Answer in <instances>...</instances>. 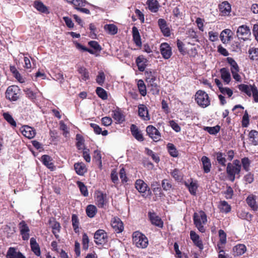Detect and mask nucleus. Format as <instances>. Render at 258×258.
I'll list each match as a JSON object with an SVG mask.
<instances>
[{
  "mask_svg": "<svg viewBox=\"0 0 258 258\" xmlns=\"http://www.w3.org/2000/svg\"><path fill=\"white\" fill-rule=\"evenodd\" d=\"M19 94L20 89L15 85L9 87L6 92L7 98L12 101H16L19 97Z\"/></svg>",
  "mask_w": 258,
  "mask_h": 258,
  "instance_id": "obj_8",
  "label": "nucleus"
},
{
  "mask_svg": "<svg viewBox=\"0 0 258 258\" xmlns=\"http://www.w3.org/2000/svg\"><path fill=\"white\" fill-rule=\"evenodd\" d=\"M91 127L93 129L94 132L97 135L102 134L103 136H105L108 134V131L107 130L102 131L101 128L97 124L95 123H91Z\"/></svg>",
  "mask_w": 258,
  "mask_h": 258,
  "instance_id": "obj_40",
  "label": "nucleus"
},
{
  "mask_svg": "<svg viewBox=\"0 0 258 258\" xmlns=\"http://www.w3.org/2000/svg\"><path fill=\"white\" fill-rule=\"evenodd\" d=\"M104 29L106 32L110 35H115L118 31L117 27L113 24L105 25L104 26Z\"/></svg>",
  "mask_w": 258,
  "mask_h": 258,
  "instance_id": "obj_37",
  "label": "nucleus"
},
{
  "mask_svg": "<svg viewBox=\"0 0 258 258\" xmlns=\"http://www.w3.org/2000/svg\"><path fill=\"white\" fill-rule=\"evenodd\" d=\"M194 222L196 227L201 232H204L205 229L204 225L207 222V215L203 211H200L194 214Z\"/></svg>",
  "mask_w": 258,
  "mask_h": 258,
  "instance_id": "obj_3",
  "label": "nucleus"
},
{
  "mask_svg": "<svg viewBox=\"0 0 258 258\" xmlns=\"http://www.w3.org/2000/svg\"><path fill=\"white\" fill-rule=\"evenodd\" d=\"M4 118L12 126H16V122L13 119L12 116L8 112L3 113Z\"/></svg>",
  "mask_w": 258,
  "mask_h": 258,
  "instance_id": "obj_49",
  "label": "nucleus"
},
{
  "mask_svg": "<svg viewBox=\"0 0 258 258\" xmlns=\"http://www.w3.org/2000/svg\"><path fill=\"white\" fill-rule=\"evenodd\" d=\"M219 207L221 211L224 213H228L231 210L230 206L225 201H221Z\"/></svg>",
  "mask_w": 258,
  "mask_h": 258,
  "instance_id": "obj_44",
  "label": "nucleus"
},
{
  "mask_svg": "<svg viewBox=\"0 0 258 258\" xmlns=\"http://www.w3.org/2000/svg\"><path fill=\"white\" fill-rule=\"evenodd\" d=\"M19 253L20 251H17L16 248L10 247L7 252V258H16Z\"/></svg>",
  "mask_w": 258,
  "mask_h": 258,
  "instance_id": "obj_48",
  "label": "nucleus"
},
{
  "mask_svg": "<svg viewBox=\"0 0 258 258\" xmlns=\"http://www.w3.org/2000/svg\"><path fill=\"white\" fill-rule=\"evenodd\" d=\"M248 140L252 145H258V132L255 130L251 131L248 134Z\"/></svg>",
  "mask_w": 258,
  "mask_h": 258,
  "instance_id": "obj_32",
  "label": "nucleus"
},
{
  "mask_svg": "<svg viewBox=\"0 0 258 258\" xmlns=\"http://www.w3.org/2000/svg\"><path fill=\"white\" fill-rule=\"evenodd\" d=\"M241 163L243 169L246 171H249L250 164L249 159L247 157L242 158L241 160Z\"/></svg>",
  "mask_w": 258,
  "mask_h": 258,
  "instance_id": "obj_56",
  "label": "nucleus"
},
{
  "mask_svg": "<svg viewBox=\"0 0 258 258\" xmlns=\"http://www.w3.org/2000/svg\"><path fill=\"white\" fill-rule=\"evenodd\" d=\"M60 226L58 222L56 221H54L53 222V224L52 225V228L53 230L52 232L55 235V237L57 239L59 238L58 233H59L60 231Z\"/></svg>",
  "mask_w": 258,
  "mask_h": 258,
  "instance_id": "obj_47",
  "label": "nucleus"
},
{
  "mask_svg": "<svg viewBox=\"0 0 258 258\" xmlns=\"http://www.w3.org/2000/svg\"><path fill=\"white\" fill-rule=\"evenodd\" d=\"M77 185L79 186L82 194L85 197H87L88 196V192L87 188L85 184L81 181H78Z\"/></svg>",
  "mask_w": 258,
  "mask_h": 258,
  "instance_id": "obj_52",
  "label": "nucleus"
},
{
  "mask_svg": "<svg viewBox=\"0 0 258 258\" xmlns=\"http://www.w3.org/2000/svg\"><path fill=\"white\" fill-rule=\"evenodd\" d=\"M111 225L117 233L121 232L124 229L123 224L121 220L117 217H113L111 220Z\"/></svg>",
  "mask_w": 258,
  "mask_h": 258,
  "instance_id": "obj_14",
  "label": "nucleus"
},
{
  "mask_svg": "<svg viewBox=\"0 0 258 258\" xmlns=\"http://www.w3.org/2000/svg\"><path fill=\"white\" fill-rule=\"evenodd\" d=\"M162 186L164 190H169L171 188L172 185L169 180L165 179L162 181Z\"/></svg>",
  "mask_w": 258,
  "mask_h": 258,
  "instance_id": "obj_57",
  "label": "nucleus"
},
{
  "mask_svg": "<svg viewBox=\"0 0 258 258\" xmlns=\"http://www.w3.org/2000/svg\"><path fill=\"white\" fill-rule=\"evenodd\" d=\"M147 59L142 55H140L137 58L136 63L140 71L143 72L145 71L147 66Z\"/></svg>",
  "mask_w": 258,
  "mask_h": 258,
  "instance_id": "obj_25",
  "label": "nucleus"
},
{
  "mask_svg": "<svg viewBox=\"0 0 258 258\" xmlns=\"http://www.w3.org/2000/svg\"><path fill=\"white\" fill-rule=\"evenodd\" d=\"M238 89L249 97L252 95L254 101L258 102V90L255 86L241 84L238 86Z\"/></svg>",
  "mask_w": 258,
  "mask_h": 258,
  "instance_id": "obj_6",
  "label": "nucleus"
},
{
  "mask_svg": "<svg viewBox=\"0 0 258 258\" xmlns=\"http://www.w3.org/2000/svg\"><path fill=\"white\" fill-rule=\"evenodd\" d=\"M221 93L223 95H227L229 97H230L233 95L232 90L227 87H222L220 88V90Z\"/></svg>",
  "mask_w": 258,
  "mask_h": 258,
  "instance_id": "obj_58",
  "label": "nucleus"
},
{
  "mask_svg": "<svg viewBox=\"0 0 258 258\" xmlns=\"http://www.w3.org/2000/svg\"><path fill=\"white\" fill-rule=\"evenodd\" d=\"M30 244L32 251L37 256H40L41 254L40 247L34 238L32 237L30 239Z\"/></svg>",
  "mask_w": 258,
  "mask_h": 258,
  "instance_id": "obj_29",
  "label": "nucleus"
},
{
  "mask_svg": "<svg viewBox=\"0 0 258 258\" xmlns=\"http://www.w3.org/2000/svg\"><path fill=\"white\" fill-rule=\"evenodd\" d=\"M233 33L231 30L226 29L223 30L220 34V39L223 43H227L231 41Z\"/></svg>",
  "mask_w": 258,
  "mask_h": 258,
  "instance_id": "obj_16",
  "label": "nucleus"
},
{
  "mask_svg": "<svg viewBox=\"0 0 258 258\" xmlns=\"http://www.w3.org/2000/svg\"><path fill=\"white\" fill-rule=\"evenodd\" d=\"M138 113L139 116L145 120H149L150 117L146 106L144 104H140L138 106Z\"/></svg>",
  "mask_w": 258,
  "mask_h": 258,
  "instance_id": "obj_20",
  "label": "nucleus"
},
{
  "mask_svg": "<svg viewBox=\"0 0 258 258\" xmlns=\"http://www.w3.org/2000/svg\"><path fill=\"white\" fill-rule=\"evenodd\" d=\"M96 94L99 97L103 100L107 98V95L106 91L101 87H97L96 90Z\"/></svg>",
  "mask_w": 258,
  "mask_h": 258,
  "instance_id": "obj_50",
  "label": "nucleus"
},
{
  "mask_svg": "<svg viewBox=\"0 0 258 258\" xmlns=\"http://www.w3.org/2000/svg\"><path fill=\"white\" fill-rule=\"evenodd\" d=\"M59 125H60V126H59L60 130H62L63 132V136H64L65 137H67V135L69 134V131H68V127H67V125L63 122V121L61 120L59 122Z\"/></svg>",
  "mask_w": 258,
  "mask_h": 258,
  "instance_id": "obj_62",
  "label": "nucleus"
},
{
  "mask_svg": "<svg viewBox=\"0 0 258 258\" xmlns=\"http://www.w3.org/2000/svg\"><path fill=\"white\" fill-rule=\"evenodd\" d=\"M241 168V165L239 160H235L232 163H229L226 168V172L229 179L233 182L236 175L239 174Z\"/></svg>",
  "mask_w": 258,
  "mask_h": 258,
  "instance_id": "obj_2",
  "label": "nucleus"
},
{
  "mask_svg": "<svg viewBox=\"0 0 258 258\" xmlns=\"http://www.w3.org/2000/svg\"><path fill=\"white\" fill-rule=\"evenodd\" d=\"M246 250V246L243 244H237L233 247V252L236 256L242 255L245 252Z\"/></svg>",
  "mask_w": 258,
  "mask_h": 258,
  "instance_id": "obj_33",
  "label": "nucleus"
},
{
  "mask_svg": "<svg viewBox=\"0 0 258 258\" xmlns=\"http://www.w3.org/2000/svg\"><path fill=\"white\" fill-rule=\"evenodd\" d=\"M204 130L211 135H215L220 131V126L216 125L213 127H205Z\"/></svg>",
  "mask_w": 258,
  "mask_h": 258,
  "instance_id": "obj_54",
  "label": "nucleus"
},
{
  "mask_svg": "<svg viewBox=\"0 0 258 258\" xmlns=\"http://www.w3.org/2000/svg\"><path fill=\"white\" fill-rule=\"evenodd\" d=\"M133 241L137 247L141 248H145L148 245L147 237L139 231H136L133 233Z\"/></svg>",
  "mask_w": 258,
  "mask_h": 258,
  "instance_id": "obj_4",
  "label": "nucleus"
},
{
  "mask_svg": "<svg viewBox=\"0 0 258 258\" xmlns=\"http://www.w3.org/2000/svg\"><path fill=\"white\" fill-rule=\"evenodd\" d=\"M20 234L23 240H27L30 237V229L27 224L24 221H22L19 224Z\"/></svg>",
  "mask_w": 258,
  "mask_h": 258,
  "instance_id": "obj_12",
  "label": "nucleus"
},
{
  "mask_svg": "<svg viewBox=\"0 0 258 258\" xmlns=\"http://www.w3.org/2000/svg\"><path fill=\"white\" fill-rule=\"evenodd\" d=\"M131 131L132 135L139 141H143L144 140V137L138 129V127L135 125L132 124L131 126Z\"/></svg>",
  "mask_w": 258,
  "mask_h": 258,
  "instance_id": "obj_24",
  "label": "nucleus"
},
{
  "mask_svg": "<svg viewBox=\"0 0 258 258\" xmlns=\"http://www.w3.org/2000/svg\"><path fill=\"white\" fill-rule=\"evenodd\" d=\"M95 200L99 208H104L106 205V196L101 192L97 194Z\"/></svg>",
  "mask_w": 258,
  "mask_h": 258,
  "instance_id": "obj_23",
  "label": "nucleus"
},
{
  "mask_svg": "<svg viewBox=\"0 0 258 258\" xmlns=\"http://www.w3.org/2000/svg\"><path fill=\"white\" fill-rule=\"evenodd\" d=\"M249 54L251 59H258V48H252L249 50Z\"/></svg>",
  "mask_w": 258,
  "mask_h": 258,
  "instance_id": "obj_55",
  "label": "nucleus"
},
{
  "mask_svg": "<svg viewBox=\"0 0 258 258\" xmlns=\"http://www.w3.org/2000/svg\"><path fill=\"white\" fill-rule=\"evenodd\" d=\"M215 156L218 162L222 166H225L226 159L225 158L226 155L224 153L222 152H217L215 153Z\"/></svg>",
  "mask_w": 258,
  "mask_h": 258,
  "instance_id": "obj_39",
  "label": "nucleus"
},
{
  "mask_svg": "<svg viewBox=\"0 0 258 258\" xmlns=\"http://www.w3.org/2000/svg\"><path fill=\"white\" fill-rule=\"evenodd\" d=\"M158 24L163 35L165 36H169L170 35V32L169 28L167 27L166 21L163 19H159Z\"/></svg>",
  "mask_w": 258,
  "mask_h": 258,
  "instance_id": "obj_18",
  "label": "nucleus"
},
{
  "mask_svg": "<svg viewBox=\"0 0 258 258\" xmlns=\"http://www.w3.org/2000/svg\"><path fill=\"white\" fill-rule=\"evenodd\" d=\"M219 234L220 237V241L222 244H225L226 242V234L223 230L219 231Z\"/></svg>",
  "mask_w": 258,
  "mask_h": 258,
  "instance_id": "obj_63",
  "label": "nucleus"
},
{
  "mask_svg": "<svg viewBox=\"0 0 258 258\" xmlns=\"http://www.w3.org/2000/svg\"><path fill=\"white\" fill-rule=\"evenodd\" d=\"M132 33H133V40H134L135 44L138 46H141L142 41H141V36H140L139 30L136 27L134 26L133 27Z\"/></svg>",
  "mask_w": 258,
  "mask_h": 258,
  "instance_id": "obj_26",
  "label": "nucleus"
},
{
  "mask_svg": "<svg viewBox=\"0 0 258 258\" xmlns=\"http://www.w3.org/2000/svg\"><path fill=\"white\" fill-rule=\"evenodd\" d=\"M187 186L190 194L192 195H196L198 187L197 183L192 181L189 185H187Z\"/></svg>",
  "mask_w": 258,
  "mask_h": 258,
  "instance_id": "obj_59",
  "label": "nucleus"
},
{
  "mask_svg": "<svg viewBox=\"0 0 258 258\" xmlns=\"http://www.w3.org/2000/svg\"><path fill=\"white\" fill-rule=\"evenodd\" d=\"M203 169L205 173H209L211 168V163L210 160L207 156H203L201 159Z\"/></svg>",
  "mask_w": 258,
  "mask_h": 258,
  "instance_id": "obj_34",
  "label": "nucleus"
},
{
  "mask_svg": "<svg viewBox=\"0 0 258 258\" xmlns=\"http://www.w3.org/2000/svg\"><path fill=\"white\" fill-rule=\"evenodd\" d=\"M195 101L202 108H206L210 104V100L208 94L202 90H199L196 93Z\"/></svg>",
  "mask_w": 258,
  "mask_h": 258,
  "instance_id": "obj_5",
  "label": "nucleus"
},
{
  "mask_svg": "<svg viewBox=\"0 0 258 258\" xmlns=\"http://www.w3.org/2000/svg\"><path fill=\"white\" fill-rule=\"evenodd\" d=\"M105 75L104 73L102 71L98 72V75L96 78V81L97 83L100 86H102L105 82Z\"/></svg>",
  "mask_w": 258,
  "mask_h": 258,
  "instance_id": "obj_46",
  "label": "nucleus"
},
{
  "mask_svg": "<svg viewBox=\"0 0 258 258\" xmlns=\"http://www.w3.org/2000/svg\"><path fill=\"white\" fill-rule=\"evenodd\" d=\"M78 71L79 73L81 75V79L83 81H86L89 79V73L86 68L80 67L78 69Z\"/></svg>",
  "mask_w": 258,
  "mask_h": 258,
  "instance_id": "obj_41",
  "label": "nucleus"
},
{
  "mask_svg": "<svg viewBox=\"0 0 258 258\" xmlns=\"http://www.w3.org/2000/svg\"><path fill=\"white\" fill-rule=\"evenodd\" d=\"M219 11L222 15H228L231 12V6L226 1L222 2L219 5Z\"/></svg>",
  "mask_w": 258,
  "mask_h": 258,
  "instance_id": "obj_19",
  "label": "nucleus"
},
{
  "mask_svg": "<svg viewBox=\"0 0 258 258\" xmlns=\"http://www.w3.org/2000/svg\"><path fill=\"white\" fill-rule=\"evenodd\" d=\"M146 132L149 136L154 141H158L161 139V135L158 130L153 125H148Z\"/></svg>",
  "mask_w": 258,
  "mask_h": 258,
  "instance_id": "obj_11",
  "label": "nucleus"
},
{
  "mask_svg": "<svg viewBox=\"0 0 258 258\" xmlns=\"http://www.w3.org/2000/svg\"><path fill=\"white\" fill-rule=\"evenodd\" d=\"M138 87L139 92L142 96H145L147 94L146 86L142 80L138 81Z\"/></svg>",
  "mask_w": 258,
  "mask_h": 258,
  "instance_id": "obj_42",
  "label": "nucleus"
},
{
  "mask_svg": "<svg viewBox=\"0 0 258 258\" xmlns=\"http://www.w3.org/2000/svg\"><path fill=\"white\" fill-rule=\"evenodd\" d=\"M246 202L247 205L254 211L258 209V204L256 202V196L253 195H249L246 199Z\"/></svg>",
  "mask_w": 258,
  "mask_h": 258,
  "instance_id": "obj_17",
  "label": "nucleus"
},
{
  "mask_svg": "<svg viewBox=\"0 0 258 258\" xmlns=\"http://www.w3.org/2000/svg\"><path fill=\"white\" fill-rule=\"evenodd\" d=\"M171 175L176 180H180L182 179L180 171L178 169H174L171 172Z\"/></svg>",
  "mask_w": 258,
  "mask_h": 258,
  "instance_id": "obj_64",
  "label": "nucleus"
},
{
  "mask_svg": "<svg viewBox=\"0 0 258 258\" xmlns=\"http://www.w3.org/2000/svg\"><path fill=\"white\" fill-rule=\"evenodd\" d=\"M160 50L162 57L164 59L169 58L172 54V49L170 45L167 43H162L160 46Z\"/></svg>",
  "mask_w": 258,
  "mask_h": 258,
  "instance_id": "obj_13",
  "label": "nucleus"
},
{
  "mask_svg": "<svg viewBox=\"0 0 258 258\" xmlns=\"http://www.w3.org/2000/svg\"><path fill=\"white\" fill-rule=\"evenodd\" d=\"M34 7L37 11L41 13H47L48 12L47 7L39 0L34 2Z\"/></svg>",
  "mask_w": 258,
  "mask_h": 258,
  "instance_id": "obj_35",
  "label": "nucleus"
},
{
  "mask_svg": "<svg viewBox=\"0 0 258 258\" xmlns=\"http://www.w3.org/2000/svg\"><path fill=\"white\" fill-rule=\"evenodd\" d=\"M26 96L29 99L33 100L36 98V94L30 89L26 88L24 90Z\"/></svg>",
  "mask_w": 258,
  "mask_h": 258,
  "instance_id": "obj_61",
  "label": "nucleus"
},
{
  "mask_svg": "<svg viewBox=\"0 0 258 258\" xmlns=\"http://www.w3.org/2000/svg\"><path fill=\"white\" fill-rule=\"evenodd\" d=\"M76 145L78 149L81 150L83 149L84 140L82 136L79 134H77L76 136Z\"/></svg>",
  "mask_w": 258,
  "mask_h": 258,
  "instance_id": "obj_53",
  "label": "nucleus"
},
{
  "mask_svg": "<svg viewBox=\"0 0 258 258\" xmlns=\"http://www.w3.org/2000/svg\"><path fill=\"white\" fill-rule=\"evenodd\" d=\"M20 131L24 136L30 139L33 138L36 135L35 130L28 125L22 126Z\"/></svg>",
  "mask_w": 258,
  "mask_h": 258,
  "instance_id": "obj_15",
  "label": "nucleus"
},
{
  "mask_svg": "<svg viewBox=\"0 0 258 258\" xmlns=\"http://www.w3.org/2000/svg\"><path fill=\"white\" fill-rule=\"evenodd\" d=\"M89 242V239L88 238V236H87V234L84 233L83 234V237H82V244H83V247L85 249H87L88 248V244Z\"/></svg>",
  "mask_w": 258,
  "mask_h": 258,
  "instance_id": "obj_60",
  "label": "nucleus"
},
{
  "mask_svg": "<svg viewBox=\"0 0 258 258\" xmlns=\"http://www.w3.org/2000/svg\"><path fill=\"white\" fill-rule=\"evenodd\" d=\"M74 167L77 173L80 175H83L87 171L86 166L82 162L75 164Z\"/></svg>",
  "mask_w": 258,
  "mask_h": 258,
  "instance_id": "obj_36",
  "label": "nucleus"
},
{
  "mask_svg": "<svg viewBox=\"0 0 258 258\" xmlns=\"http://www.w3.org/2000/svg\"><path fill=\"white\" fill-rule=\"evenodd\" d=\"M146 5L149 10L152 13H156L158 11L160 5L157 0H147Z\"/></svg>",
  "mask_w": 258,
  "mask_h": 258,
  "instance_id": "obj_22",
  "label": "nucleus"
},
{
  "mask_svg": "<svg viewBox=\"0 0 258 258\" xmlns=\"http://www.w3.org/2000/svg\"><path fill=\"white\" fill-rule=\"evenodd\" d=\"M227 62L230 66V70L233 79L238 82H241V78L238 74L239 68L237 62L232 58L228 57L226 58Z\"/></svg>",
  "mask_w": 258,
  "mask_h": 258,
  "instance_id": "obj_7",
  "label": "nucleus"
},
{
  "mask_svg": "<svg viewBox=\"0 0 258 258\" xmlns=\"http://www.w3.org/2000/svg\"><path fill=\"white\" fill-rule=\"evenodd\" d=\"M136 188L141 193H145L148 188L147 184L142 179H138L135 182Z\"/></svg>",
  "mask_w": 258,
  "mask_h": 258,
  "instance_id": "obj_28",
  "label": "nucleus"
},
{
  "mask_svg": "<svg viewBox=\"0 0 258 258\" xmlns=\"http://www.w3.org/2000/svg\"><path fill=\"white\" fill-rule=\"evenodd\" d=\"M220 72L221 78L223 79L224 82L227 84H229L231 79L229 70L225 68H223L220 70Z\"/></svg>",
  "mask_w": 258,
  "mask_h": 258,
  "instance_id": "obj_30",
  "label": "nucleus"
},
{
  "mask_svg": "<svg viewBox=\"0 0 258 258\" xmlns=\"http://www.w3.org/2000/svg\"><path fill=\"white\" fill-rule=\"evenodd\" d=\"M112 116L118 123H121L124 120V115L119 109L112 111Z\"/></svg>",
  "mask_w": 258,
  "mask_h": 258,
  "instance_id": "obj_31",
  "label": "nucleus"
},
{
  "mask_svg": "<svg viewBox=\"0 0 258 258\" xmlns=\"http://www.w3.org/2000/svg\"><path fill=\"white\" fill-rule=\"evenodd\" d=\"M190 236L191 239L192 240L195 244L200 249H203V243L202 241L200 239L199 236L193 231H190Z\"/></svg>",
  "mask_w": 258,
  "mask_h": 258,
  "instance_id": "obj_27",
  "label": "nucleus"
},
{
  "mask_svg": "<svg viewBox=\"0 0 258 258\" xmlns=\"http://www.w3.org/2000/svg\"><path fill=\"white\" fill-rule=\"evenodd\" d=\"M41 160L43 163L48 168L51 169L53 168V164L51 162L52 160L50 156L47 155H43L41 157Z\"/></svg>",
  "mask_w": 258,
  "mask_h": 258,
  "instance_id": "obj_43",
  "label": "nucleus"
},
{
  "mask_svg": "<svg viewBox=\"0 0 258 258\" xmlns=\"http://www.w3.org/2000/svg\"><path fill=\"white\" fill-rule=\"evenodd\" d=\"M94 239L96 244H104L107 241V233L103 230H98L94 234Z\"/></svg>",
  "mask_w": 258,
  "mask_h": 258,
  "instance_id": "obj_10",
  "label": "nucleus"
},
{
  "mask_svg": "<svg viewBox=\"0 0 258 258\" xmlns=\"http://www.w3.org/2000/svg\"><path fill=\"white\" fill-rule=\"evenodd\" d=\"M86 214L87 216L90 218L94 217L96 214L97 210L96 206L93 205H89L87 207Z\"/></svg>",
  "mask_w": 258,
  "mask_h": 258,
  "instance_id": "obj_38",
  "label": "nucleus"
},
{
  "mask_svg": "<svg viewBox=\"0 0 258 258\" xmlns=\"http://www.w3.org/2000/svg\"><path fill=\"white\" fill-rule=\"evenodd\" d=\"M149 216L152 224L160 228L163 227V222L159 216L155 213H149Z\"/></svg>",
  "mask_w": 258,
  "mask_h": 258,
  "instance_id": "obj_21",
  "label": "nucleus"
},
{
  "mask_svg": "<svg viewBox=\"0 0 258 258\" xmlns=\"http://www.w3.org/2000/svg\"><path fill=\"white\" fill-rule=\"evenodd\" d=\"M168 150L171 156L176 157L178 156V152L175 146L172 144H168L167 145Z\"/></svg>",
  "mask_w": 258,
  "mask_h": 258,
  "instance_id": "obj_51",
  "label": "nucleus"
},
{
  "mask_svg": "<svg viewBox=\"0 0 258 258\" xmlns=\"http://www.w3.org/2000/svg\"><path fill=\"white\" fill-rule=\"evenodd\" d=\"M145 75L148 87L150 89L153 94H158L160 89L155 73L151 71H147L145 72Z\"/></svg>",
  "mask_w": 258,
  "mask_h": 258,
  "instance_id": "obj_1",
  "label": "nucleus"
},
{
  "mask_svg": "<svg viewBox=\"0 0 258 258\" xmlns=\"http://www.w3.org/2000/svg\"><path fill=\"white\" fill-rule=\"evenodd\" d=\"M236 34L239 38L243 40L247 39L250 35V29L247 26L242 25L238 28Z\"/></svg>",
  "mask_w": 258,
  "mask_h": 258,
  "instance_id": "obj_9",
  "label": "nucleus"
},
{
  "mask_svg": "<svg viewBox=\"0 0 258 258\" xmlns=\"http://www.w3.org/2000/svg\"><path fill=\"white\" fill-rule=\"evenodd\" d=\"M72 225L75 232L77 233L79 232V222L77 215L73 214L72 217Z\"/></svg>",
  "mask_w": 258,
  "mask_h": 258,
  "instance_id": "obj_45",
  "label": "nucleus"
}]
</instances>
